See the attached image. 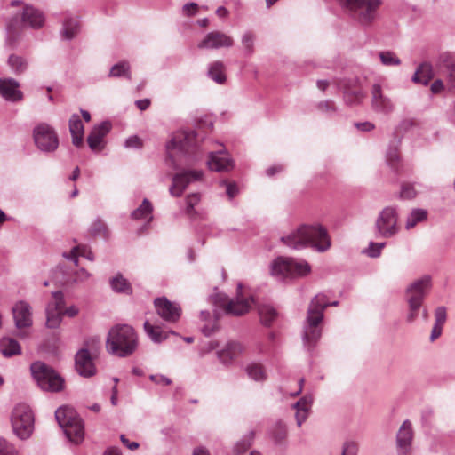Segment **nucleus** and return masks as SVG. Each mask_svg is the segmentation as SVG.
<instances>
[{
  "label": "nucleus",
  "instance_id": "338daca9",
  "mask_svg": "<svg viewBox=\"0 0 455 455\" xmlns=\"http://www.w3.org/2000/svg\"><path fill=\"white\" fill-rule=\"evenodd\" d=\"M91 275H92L89 272H87L84 268H81L80 270L76 272L74 281L76 283L84 282L87 279H89Z\"/></svg>",
  "mask_w": 455,
  "mask_h": 455
},
{
  "label": "nucleus",
  "instance_id": "473e14b6",
  "mask_svg": "<svg viewBox=\"0 0 455 455\" xmlns=\"http://www.w3.org/2000/svg\"><path fill=\"white\" fill-rule=\"evenodd\" d=\"M110 286L112 290L117 293H124L127 295L132 293L131 283L121 274H117L110 279Z\"/></svg>",
  "mask_w": 455,
  "mask_h": 455
},
{
  "label": "nucleus",
  "instance_id": "7c9ffc66",
  "mask_svg": "<svg viewBox=\"0 0 455 455\" xmlns=\"http://www.w3.org/2000/svg\"><path fill=\"white\" fill-rule=\"evenodd\" d=\"M447 320L445 307H438L435 311V324L432 328L430 340L434 341L442 335L443 327Z\"/></svg>",
  "mask_w": 455,
  "mask_h": 455
},
{
  "label": "nucleus",
  "instance_id": "5fc2aeb1",
  "mask_svg": "<svg viewBox=\"0 0 455 455\" xmlns=\"http://www.w3.org/2000/svg\"><path fill=\"white\" fill-rule=\"evenodd\" d=\"M313 403L312 395H305L303 397L299 399L294 404V409H305L310 411Z\"/></svg>",
  "mask_w": 455,
  "mask_h": 455
},
{
  "label": "nucleus",
  "instance_id": "c85d7f7f",
  "mask_svg": "<svg viewBox=\"0 0 455 455\" xmlns=\"http://www.w3.org/2000/svg\"><path fill=\"white\" fill-rule=\"evenodd\" d=\"M69 132L72 136V143L76 147H80L84 140V124L77 114L72 115L69 119Z\"/></svg>",
  "mask_w": 455,
  "mask_h": 455
},
{
  "label": "nucleus",
  "instance_id": "37998d69",
  "mask_svg": "<svg viewBox=\"0 0 455 455\" xmlns=\"http://www.w3.org/2000/svg\"><path fill=\"white\" fill-rule=\"evenodd\" d=\"M255 35L251 31L243 33L241 38V44L246 57H250L254 52Z\"/></svg>",
  "mask_w": 455,
  "mask_h": 455
},
{
  "label": "nucleus",
  "instance_id": "6e6d98bb",
  "mask_svg": "<svg viewBox=\"0 0 455 455\" xmlns=\"http://www.w3.org/2000/svg\"><path fill=\"white\" fill-rule=\"evenodd\" d=\"M0 455H17V451L12 443L0 438Z\"/></svg>",
  "mask_w": 455,
  "mask_h": 455
},
{
  "label": "nucleus",
  "instance_id": "f8f14e48",
  "mask_svg": "<svg viewBox=\"0 0 455 455\" xmlns=\"http://www.w3.org/2000/svg\"><path fill=\"white\" fill-rule=\"evenodd\" d=\"M12 426L15 435L20 439L28 438L34 430V414L25 403L17 404L12 412Z\"/></svg>",
  "mask_w": 455,
  "mask_h": 455
},
{
  "label": "nucleus",
  "instance_id": "f257e3e1",
  "mask_svg": "<svg viewBox=\"0 0 455 455\" xmlns=\"http://www.w3.org/2000/svg\"><path fill=\"white\" fill-rule=\"evenodd\" d=\"M166 148L173 168L180 169L172 177L169 192L172 196L180 197L190 184L203 180L204 172L190 166L203 160L205 150L199 148L194 131L174 132Z\"/></svg>",
  "mask_w": 455,
  "mask_h": 455
},
{
  "label": "nucleus",
  "instance_id": "9b49d317",
  "mask_svg": "<svg viewBox=\"0 0 455 455\" xmlns=\"http://www.w3.org/2000/svg\"><path fill=\"white\" fill-rule=\"evenodd\" d=\"M31 374L38 387L48 392H60L63 389L64 379L46 363L37 361L30 366Z\"/></svg>",
  "mask_w": 455,
  "mask_h": 455
},
{
  "label": "nucleus",
  "instance_id": "6e6552de",
  "mask_svg": "<svg viewBox=\"0 0 455 455\" xmlns=\"http://www.w3.org/2000/svg\"><path fill=\"white\" fill-rule=\"evenodd\" d=\"M271 275L279 280L286 278L303 277L311 272L307 261L288 257H277L271 263Z\"/></svg>",
  "mask_w": 455,
  "mask_h": 455
},
{
  "label": "nucleus",
  "instance_id": "1a4fd4ad",
  "mask_svg": "<svg viewBox=\"0 0 455 455\" xmlns=\"http://www.w3.org/2000/svg\"><path fill=\"white\" fill-rule=\"evenodd\" d=\"M65 299L62 291H57L52 292V299L47 303L45 307L46 326L50 329L58 328L61 322L63 315L68 317L76 316L79 310L76 306H70L64 308Z\"/></svg>",
  "mask_w": 455,
  "mask_h": 455
},
{
  "label": "nucleus",
  "instance_id": "3c124183",
  "mask_svg": "<svg viewBox=\"0 0 455 455\" xmlns=\"http://www.w3.org/2000/svg\"><path fill=\"white\" fill-rule=\"evenodd\" d=\"M359 451L358 443L355 441H345L341 447V455H357Z\"/></svg>",
  "mask_w": 455,
  "mask_h": 455
},
{
  "label": "nucleus",
  "instance_id": "412c9836",
  "mask_svg": "<svg viewBox=\"0 0 455 455\" xmlns=\"http://www.w3.org/2000/svg\"><path fill=\"white\" fill-rule=\"evenodd\" d=\"M234 44V40L229 36L213 31L208 33L204 38L198 44L200 49H219L221 47H231Z\"/></svg>",
  "mask_w": 455,
  "mask_h": 455
},
{
  "label": "nucleus",
  "instance_id": "a211bd4d",
  "mask_svg": "<svg viewBox=\"0 0 455 455\" xmlns=\"http://www.w3.org/2000/svg\"><path fill=\"white\" fill-rule=\"evenodd\" d=\"M243 284H237V294L235 299H230L223 305L226 314L235 316L242 315L249 311L251 304L254 302L252 297L244 298L242 293Z\"/></svg>",
  "mask_w": 455,
  "mask_h": 455
},
{
  "label": "nucleus",
  "instance_id": "4468645a",
  "mask_svg": "<svg viewBox=\"0 0 455 455\" xmlns=\"http://www.w3.org/2000/svg\"><path fill=\"white\" fill-rule=\"evenodd\" d=\"M33 139L36 148L44 153L53 152L58 148L59 139L55 130L48 124L42 123L33 129Z\"/></svg>",
  "mask_w": 455,
  "mask_h": 455
},
{
  "label": "nucleus",
  "instance_id": "bf43d9fd",
  "mask_svg": "<svg viewBox=\"0 0 455 455\" xmlns=\"http://www.w3.org/2000/svg\"><path fill=\"white\" fill-rule=\"evenodd\" d=\"M446 86L449 91L455 92V65H452L448 68Z\"/></svg>",
  "mask_w": 455,
  "mask_h": 455
},
{
  "label": "nucleus",
  "instance_id": "680f3d73",
  "mask_svg": "<svg viewBox=\"0 0 455 455\" xmlns=\"http://www.w3.org/2000/svg\"><path fill=\"white\" fill-rule=\"evenodd\" d=\"M295 410H296L295 419H296L297 425H298V427H301L302 424L307 419L310 411L305 410V409H295Z\"/></svg>",
  "mask_w": 455,
  "mask_h": 455
},
{
  "label": "nucleus",
  "instance_id": "13d9d810",
  "mask_svg": "<svg viewBox=\"0 0 455 455\" xmlns=\"http://www.w3.org/2000/svg\"><path fill=\"white\" fill-rule=\"evenodd\" d=\"M220 185L226 187V193L229 199H233L239 193L238 187L235 182H228L226 180H223L221 181Z\"/></svg>",
  "mask_w": 455,
  "mask_h": 455
},
{
  "label": "nucleus",
  "instance_id": "5701e85b",
  "mask_svg": "<svg viewBox=\"0 0 455 455\" xmlns=\"http://www.w3.org/2000/svg\"><path fill=\"white\" fill-rule=\"evenodd\" d=\"M23 24L20 21L17 16L11 18L5 28V44L8 47L13 49L19 44L22 34H23Z\"/></svg>",
  "mask_w": 455,
  "mask_h": 455
},
{
  "label": "nucleus",
  "instance_id": "a18cd8bd",
  "mask_svg": "<svg viewBox=\"0 0 455 455\" xmlns=\"http://www.w3.org/2000/svg\"><path fill=\"white\" fill-rule=\"evenodd\" d=\"M254 439V432H250L247 436H244L238 441L234 446V452L237 455L243 454L250 449Z\"/></svg>",
  "mask_w": 455,
  "mask_h": 455
},
{
  "label": "nucleus",
  "instance_id": "20e7f679",
  "mask_svg": "<svg viewBox=\"0 0 455 455\" xmlns=\"http://www.w3.org/2000/svg\"><path fill=\"white\" fill-rule=\"evenodd\" d=\"M138 346V335L131 325L116 324L108 333L106 348L113 355L128 357L137 350Z\"/></svg>",
  "mask_w": 455,
  "mask_h": 455
},
{
  "label": "nucleus",
  "instance_id": "0eeeda50",
  "mask_svg": "<svg viewBox=\"0 0 455 455\" xmlns=\"http://www.w3.org/2000/svg\"><path fill=\"white\" fill-rule=\"evenodd\" d=\"M55 419L70 442L77 444L84 440L83 421L72 407L58 408L55 411Z\"/></svg>",
  "mask_w": 455,
  "mask_h": 455
},
{
  "label": "nucleus",
  "instance_id": "864d4df0",
  "mask_svg": "<svg viewBox=\"0 0 455 455\" xmlns=\"http://www.w3.org/2000/svg\"><path fill=\"white\" fill-rule=\"evenodd\" d=\"M416 195L417 192L412 184L403 183L401 186L400 197L402 199H412Z\"/></svg>",
  "mask_w": 455,
  "mask_h": 455
},
{
  "label": "nucleus",
  "instance_id": "de8ad7c7",
  "mask_svg": "<svg viewBox=\"0 0 455 455\" xmlns=\"http://www.w3.org/2000/svg\"><path fill=\"white\" fill-rule=\"evenodd\" d=\"M387 163L391 168L397 171L400 163V156L396 147H390L387 151Z\"/></svg>",
  "mask_w": 455,
  "mask_h": 455
},
{
  "label": "nucleus",
  "instance_id": "bb28decb",
  "mask_svg": "<svg viewBox=\"0 0 455 455\" xmlns=\"http://www.w3.org/2000/svg\"><path fill=\"white\" fill-rule=\"evenodd\" d=\"M19 86V83L13 78L0 79V94L6 100L18 101L22 99Z\"/></svg>",
  "mask_w": 455,
  "mask_h": 455
},
{
  "label": "nucleus",
  "instance_id": "09e8293b",
  "mask_svg": "<svg viewBox=\"0 0 455 455\" xmlns=\"http://www.w3.org/2000/svg\"><path fill=\"white\" fill-rule=\"evenodd\" d=\"M316 108L320 112L327 115L328 116H332L337 112V108L334 102L331 100L320 101Z\"/></svg>",
  "mask_w": 455,
  "mask_h": 455
},
{
  "label": "nucleus",
  "instance_id": "774afa93",
  "mask_svg": "<svg viewBox=\"0 0 455 455\" xmlns=\"http://www.w3.org/2000/svg\"><path fill=\"white\" fill-rule=\"evenodd\" d=\"M197 7L196 3H188L183 6V12L188 16H192L196 13Z\"/></svg>",
  "mask_w": 455,
  "mask_h": 455
},
{
  "label": "nucleus",
  "instance_id": "a878e982",
  "mask_svg": "<svg viewBox=\"0 0 455 455\" xmlns=\"http://www.w3.org/2000/svg\"><path fill=\"white\" fill-rule=\"evenodd\" d=\"M372 107L376 111L388 114L393 111L394 105L390 99L386 97L382 92L381 85L375 84L371 90Z\"/></svg>",
  "mask_w": 455,
  "mask_h": 455
},
{
  "label": "nucleus",
  "instance_id": "f704fd0d",
  "mask_svg": "<svg viewBox=\"0 0 455 455\" xmlns=\"http://www.w3.org/2000/svg\"><path fill=\"white\" fill-rule=\"evenodd\" d=\"M224 64L221 61L217 60L210 65L208 69V76L217 84H222L225 83L227 78L224 73Z\"/></svg>",
  "mask_w": 455,
  "mask_h": 455
},
{
  "label": "nucleus",
  "instance_id": "2f4dec72",
  "mask_svg": "<svg viewBox=\"0 0 455 455\" xmlns=\"http://www.w3.org/2000/svg\"><path fill=\"white\" fill-rule=\"evenodd\" d=\"M0 352L4 357H12L21 353L19 342L9 337H3L0 339Z\"/></svg>",
  "mask_w": 455,
  "mask_h": 455
},
{
  "label": "nucleus",
  "instance_id": "052dcab7",
  "mask_svg": "<svg viewBox=\"0 0 455 455\" xmlns=\"http://www.w3.org/2000/svg\"><path fill=\"white\" fill-rule=\"evenodd\" d=\"M149 379L156 385L169 386L172 383L170 378L162 374H152Z\"/></svg>",
  "mask_w": 455,
  "mask_h": 455
},
{
  "label": "nucleus",
  "instance_id": "79ce46f5",
  "mask_svg": "<svg viewBox=\"0 0 455 455\" xmlns=\"http://www.w3.org/2000/svg\"><path fill=\"white\" fill-rule=\"evenodd\" d=\"M259 314L262 323L265 325H270L277 316L276 310L269 305L259 307Z\"/></svg>",
  "mask_w": 455,
  "mask_h": 455
},
{
  "label": "nucleus",
  "instance_id": "f03ea898",
  "mask_svg": "<svg viewBox=\"0 0 455 455\" xmlns=\"http://www.w3.org/2000/svg\"><path fill=\"white\" fill-rule=\"evenodd\" d=\"M280 240L283 244L294 250L311 246L318 252H324L331 246L327 229L320 224L300 225L287 235L282 236Z\"/></svg>",
  "mask_w": 455,
  "mask_h": 455
},
{
  "label": "nucleus",
  "instance_id": "72a5a7b5",
  "mask_svg": "<svg viewBox=\"0 0 455 455\" xmlns=\"http://www.w3.org/2000/svg\"><path fill=\"white\" fill-rule=\"evenodd\" d=\"M7 63L11 70L16 75L24 73L28 66V60L24 57L17 54H11Z\"/></svg>",
  "mask_w": 455,
  "mask_h": 455
},
{
  "label": "nucleus",
  "instance_id": "7ed1b4c3",
  "mask_svg": "<svg viewBox=\"0 0 455 455\" xmlns=\"http://www.w3.org/2000/svg\"><path fill=\"white\" fill-rule=\"evenodd\" d=\"M338 301L329 302L323 293L316 294L307 308V317L303 323L302 341L304 347L312 352L322 337V323L324 318V311L329 307H336Z\"/></svg>",
  "mask_w": 455,
  "mask_h": 455
},
{
  "label": "nucleus",
  "instance_id": "6ab92c4d",
  "mask_svg": "<svg viewBox=\"0 0 455 455\" xmlns=\"http://www.w3.org/2000/svg\"><path fill=\"white\" fill-rule=\"evenodd\" d=\"M111 130V123L103 121L96 124L87 137V143L94 152H100L104 148V138Z\"/></svg>",
  "mask_w": 455,
  "mask_h": 455
},
{
  "label": "nucleus",
  "instance_id": "69168bd1",
  "mask_svg": "<svg viewBox=\"0 0 455 455\" xmlns=\"http://www.w3.org/2000/svg\"><path fill=\"white\" fill-rule=\"evenodd\" d=\"M445 88H447L446 86V83L444 84V82L441 79H436L435 80L432 84H431V92L435 94H437V93H440L441 92H443Z\"/></svg>",
  "mask_w": 455,
  "mask_h": 455
},
{
  "label": "nucleus",
  "instance_id": "423d86ee",
  "mask_svg": "<svg viewBox=\"0 0 455 455\" xmlns=\"http://www.w3.org/2000/svg\"><path fill=\"white\" fill-rule=\"evenodd\" d=\"M432 287V278L426 275L414 282L406 288V301L409 306V312L406 315V321L409 323H413L421 308L423 300Z\"/></svg>",
  "mask_w": 455,
  "mask_h": 455
},
{
  "label": "nucleus",
  "instance_id": "39448f33",
  "mask_svg": "<svg viewBox=\"0 0 455 455\" xmlns=\"http://www.w3.org/2000/svg\"><path fill=\"white\" fill-rule=\"evenodd\" d=\"M343 12L363 27L371 26L378 16L381 0H337Z\"/></svg>",
  "mask_w": 455,
  "mask_h": 455
},
{
  "label": "nucleus",
  "instance_id": "49530a36",
  "mask_svg": "<svg viewBox=\"0 0 455 455\" xmlns=\"http://www.w3.org/2000/svg\"><path fill=\"white\" fill-rule=\"evenodd\" d=\"M90 234L92 236L106 237L108 234L106 224L100 219L95 220L91 225Z\"/></svg>",
  "mask_w": 455,
  "mask_h": 455
},
{
  "label": "nucleus",
  "instance_id": "4be33fe9",
  "mask_svg": "<svg viewBox=\"0 0 455 455\" xmlns=\"http://www.w3.org/2000/svg\"><path fill=\"white\" fill-rule=\"evenodd\" d=\"M207 165L211 171L228 172L234 166L233 160L224 150L208 153Z\"/></svg>",
  "mask_w": 455,
  "mask_h": 455
},
{
  "label": "nucleus",
  "instance_id": "f3484780",
  "mask_svg": "<svg viewBox=\"0 0 455 455\" xmlns=\"http://www.w3.org/2000/svg\"><path fill=\"white\" fill-rule=\"evenodd\" d=\"M154 305L159 316L168 323H176L181 315L180 306L165 297L156 298Z\"/></svg>",
  "mask_w": 455,
  "mask_h": 455
},
{
  "label": "nucleus",
  "instance_id": "ea45409f",
  "mask_svg": "<svg viewBox=\"0 0 455 455\" xmlns=\"http://www.w3.org/2000/svg\"><path fill=\"white\" fill-rule=\"evenodd\" d=\"M144 330L147 335L155 343H160L167 339L166 333H164L159 327L152 325L148 321L144 323Z\"/></svg>",
  "mask_w": 455,
  "mask_h": 455
},
{
  "label": "nucleus",
  "instance_id": "ddd939ff",
  "mask_svg": "<svg viewBox=\"0 0 455 455\" xmlns=\"http://www.w3.org/2000/svg\"><path fill=\"white\" fill-rule=\"evenodd\" d=\"M376 237L390 238L398 231V212L393 206L385 207L378 215L375 221Z\"/></svg>",
  "mask_w": 455,
  "mask_h": 455
},
{
  "label": "nucleus",
  "instance_id": "e2e57ef3",
  "mask_svg": "<svg viewBox=\"0 0 455 455\" xmlns=\"http://www.w3.org/2000/svg\"><path fill=\"white\" fill-rule=\"evenodd\" d=\"M124 147L127 148H140L142 147V141L136 135L131 136L128 139H126L124 142Z\"/></svg>",
  "mask_w": 455,
  "mask_h": 455
},
{
  "label": "nucleus",
  "instance_id": "aec40b11",
  "mask_svg": "<svg viewBox=\"0 0 455 455\" xmlns=\"http://www.w3.org/2000/svg\"><path fill=\"white\" fill-rule=\"evenodd\" d=\"M75 367L77 373L89 378L96 373V367L87 348H81L75 356Z\"/></svg>",
  "mask_w": 455,
  "mask_h": 455
},
{
  "label": "nucleus",
  "instance_id": "a19ab883",
  "mask_svg": "<svg viewBox=\"0 0 455 455\" xmlns=\"http://www.w3.org/2000/svg\"><path fill=\"white\" fill-rule=\"evenodd\" d=\"M379 57L382 65L387 67H397L402 64L401 59L392 51H381Z\"/></svg>",
  "mask_w": 455,
  "mask_h": 455
},
{
  "label": "nucleus",
  "instance_id": "e433bc0d",
  "mask_svg": "<svg viewBox=\"0 0 455 455\" xmlns=\"http://www.w3.org/2000/svg\"><path fill=\"white\" fill-rule=\"evenodd\" d=\"M109 77H125L129 80L132 79L131 74V66L128 61L124 60L120 61L114 66L109 70L108 73Z\"/></svg>",
  "mask_w": 455,
  "mask_h": 455
},
{
  "label": "nucleus",
  "instance_id": "4c0bfd02",
  "mask_svg": "<svg viewBox=\"0 0 455 455\" xmlns=\"http://www.w3.org/2000/svg\"><path fill=\"white\" fill-rule=\"evenodd\" d=\"M427 219V211L420 208L413 209L407 217L405 228L407 230L414 228L418 223Z\"/></svg>",
  "mask_w": 455,
  "mask_h": 455
},
{
  "label": "nucleus",
  "instance_id": "c9c22d12",
  "mask_svg": "<svg viewBox=\"0 0 455 455\" xmlns=\"http://www.w3.org/2000/svg\"><path fill=\"white\" fill-rule=\"evenodd\" d=\"M152 212V204L149 202L148 199L145 198L143 199L141 204L132 212L131 217L134 220H142L148 218V220H151L153 219Z\"/></svg>",
  "mask_w": 455,
  "mask_h": 455
},
{
  "label": "nucleus",
  "instance_id": "c03bdc74",
  "mask_svg": "<svg viewBox=\"0 0 455 455\" xmlns=\"http://www.w3.org/2000/svg\"><path fill=\"white\" fill-rule=\"evenodd\" d=\"M246 372L248 376L255 381H263L267 378L263 367L258 363L249 364L246 368Z\"/></svg>",
  "mask_w": 455,
  "mask_h": 455
},
{
  "label": "nucleus",
  "instance_id": "603ef678",
  "mask_svg": "<svg viewBox=\"0 0 455 455\" xmlns=\"http://www.w3.org/2000/svg\"><path fill=\"white\" fill-rule=\"evenodd\" d=\"M385 246L386 243L371 242L368 248L365 250V253L371 258H378L380 256L381 251Z\"/></svg>",
  "mask_w": 455,
  "mask_h": 455
},
{
  "label": "nucleus",
  "instance_id": "393cba45",
  "mask_svg": "<svg viewBox=\"0 0 455 455\" xmlns=\"http://www.w3.org/2000/svg\"><path fill=\"white\" fill-rule=\"evenodd\" d=\"M244 350L243 346L238 341H229L216 355L219 361L224 365H230Z\"/></svg>",
  "mask_w": 455,
  "mask_h": 455
},
{
  "label": "nucleus",
  "instance_id": "8fccbe9b",
  "mask_svg": "<svg viewBox=\"0 0 455 455\" xmlns=\"http://www.w3.org/2000/svg\"><path fill=\"white\" fill-rule=\"evenodd\" d=\"M201 200V196L199 193H191L186 197V212L188 214L191 215L194 213V207L198 204Z\"/></svg>",
  "mask_w": 455,
  "mask_h": 455
},
{
  "label": "nucleus",
  "instance_id": "2eb2a0df",
  "mask_svg": "<svg viewBox=\"0 0 455 455\" xmlns=\"http://www.w3.org/2000/svg\"><path fill=\"white\" fill-rule=\"evenodd\" d=\"M414 430L412 423L405 419L395 435V451L397 455H412Z\"/></svg>",
  "mask_w": 455,
  "mask_h": 455
},
{
  "label": "nucleus",
  "instance_id": "4d7b16f0",
  "mask_svg": "<svg viewBox=\"0 0 455 455\" xmlns=\"http://www.w3.org/2000/svg\"><path fill=\"white\" fill-rule=\"evenodd\" d=\"M218 347H219V343L217 341L210 340V341L204 342L200 346L199 355L204 356L207 354H209L212 351L218 348Z\"/></svg>",
  "mask_w": 455,
  "mask_h": 455
},
{
  "label": "nucleus",
  "instance_id": "c756f323",
  "mask_svg": "<svg viewBox=\"0 0 455 455\" xmlns=\"http://www.w3.org/2000/svg\"><path fill=\"white\" fill-rule=\"evenodd\" d=\"M434 76L433 67L430 63L423 62L416 69L411 80L415 84L427 85Z\"/></svg>",
  "mask_w": 455,
  "mask_h": 455
},
{
  "label": "nucleus",
  "instance_id": "0e129e2a",
  "mask_svg": "<svg viewBox=\"0 0 455 455\" xmlns=\"http://www.w3.org/2000/svg\"><path fill=\"white\" fill-rule=\"evenodd\" d=\"M63 257L68 260H72L76 266L78 265V257L80 256V246L74 247L70 252H64Z\"/></svg>",
  "mask_w": 455,
  "mask_h": 455
},
{
  "label": "nucleus",
  "instance_id": "9d476101",
  "mask_svg": "<svg viewBox=\"0 0 455 455\" xmlns=\"http://www.w3.org/2000/svg\"><path fill=\"white\" fill-rule=\"evenodd\" d=\"M31 374L38 387L48 392H60L63 389L64 379L46 363L37 361L30 366Z\"/></svg>",
  "mask_w": 455,
  "mask_h": 455
},
{
  "label": "nucleus",
  "instance_id": "58836bf2",
  "mask_svg": "<svg viewBox=\"0 0 455 455\" xmlns=\"http://www.w3.org/2000/svg\"><path fill=\"white\" fill-rule=\"evenodd\" d=\"M270 435L275 444L282 443L287 436L286 425L281 420L276 421L270 430Z\"/></svg>",
  "mask_w": 455,
  "mask_h": 455
},
{
  "label": "nucleus",
  "instance_id": "cd10ccee",
  "mask_svg": "<svg viewBox=\"0 0 455 455\" xmlns=\"http://www.w3.org/2000/svg\"><path fill=\"white\" fill-rule=\"evenodd\" d=\"M80 31V23L76 18L67 14L62 20V27L60 30V36L62 40L70 41L74 39Z\"/></svg>",
  "mask_w": 455,
  "mask_h": 455
},
{
  "label": "nucleus",
  "instance_id": "b1692460",
  "mask_svg": "<svg viewBox=\"0 0 455 455\" xmlns=\"http://www.w3.org/2000/svg\"><path fill=\"white\" fill-rule=\"evenodd\" d=\"M15 326L19 329L32 325V312L30 305L26 301H19L12 307Z\"/></svg>",
  "mask_w": 455,
  "mask_h": 455
},
{
  "label": "nucleus",
  "instance_id": "dca6fc26",
  "mask_svg": "<svg viewBox=\"0 0 455 455\" xmlns=\"http://www.w3.org/2000/svg\"><path fill=\"white\" fill-rule=\"evenodd\" d=\"M12 6L21 5V19L20 22L23 26H28L33 29H40L44 27L45 23V16L44 13L33 6L32 4H25L20 0H13L11 2Z\"/></svg>",
  "mask_w": 455,
  "mask_h": 455
}]
</instances>
